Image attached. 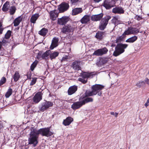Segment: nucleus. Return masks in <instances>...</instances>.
I'll use <instances>...</instances> for the list:
<instances>
[{"label":"nucleus","instance_id":"obj_5","mask_svg":"<svg viewBox=\"0 0 149 149\" xmlns=\"http://www.w3.org/2000/svg\"><path fill=\"white\" fill-rule=\"evenodd\" d=\"M36 131L39 135L41 134L42 136L47 137L50 136L54 134L53 132L50 131V127L43 128L38 130H36Z\"/></svg>","mask_w":149,"mask_h":149},{"label":"nucleus","instance_id":"obj_63","mask_svg":"<svg viewBox=\"0 0 149 149\" xmlns=\"http://www.w3.org/2000/svg\"><path fill=\"white\" fill-rule=\"evenodd\" d=\"M115 46V45H113V44H112V45H111V46H112V47H114V46Z\"/></svg>","mask_w":149,"mask_h":149},{"label":"nucleus","instance_id":"obj_31","mask_svg":"<svg viewBox=\"0 0 149 149\" xmlns=\"http://www.w3.org/2000/svg\"><path fill=\"white\" fill-rule=\"evenodd\" d=\"M20 77V75L18 71H16L13 76V78L15 82H17L19 79Z\"/></svg>","mask_w":149,"mask_h":149},{"label":"nucleus","instance_id":"obj_42","mask_svg":"<svg viewBox=\"0 0 149 149\" xmlns=\"http://www.w3.org/2000/svg\"><path fill=\"white\" fill-rule=\"evenodd\" d=\"M145 84V83L143 81L142 82H138L136 85V86L139 87H141V86H144Z\"/></svg>","mask_w":149,"mask_h":149},{"label":"nucleus","instance_id":"obj_33","mask_svg":"<svg viewBox=\"0 0 149 149\" xmlns=\"http://www.w3.org/2000/svg\"><path fill=\"white\" fill-rule=\"evenodd\" d=\"M16 10V8L15 6H13L10 7L9 9V12L10 15H13L15 13Z\"/></svg>","mask_w":149,"mask_h":149},{"label":"nucleus","instance_id":"obj_52","mask_svg":"<svg viewBox=\"0 0 149 149\" xmlns=\"http://www.w3.org/2000/svg\"><path fill=\"white\" fill-rule=\"evenodd\" d=\"M16 45L15 44L13 45H12V48H11V50H13V49L16 46Z\"/></svg>","mask_w":149,"mask_h":149},{"label":"nucleus","instance_id":"obj_25","mask_svg":"<svg viewBox=\"0 0 149 149\" xmlns=\"http://www.w3.org/2000/svg\"><path fill=\"white\" fill-rule=\"evenodd\" d=\"M10 2L9 1H6L3 5L2 8V10L3 12H6L10 8Z\"/></svg>","mask_w":149,"mask_h":149},{"label":"nucleus","instance_id":"obj_9","mask_svg":"<svg viewBox=\"0 0 149 149\" xmlns=\"http://www.w3.org/2000/svg\"><path fill=\"white\" fill-rule=\"evenodd\" d=\"M116 2L113 0H105L102 5L107 9L108 10L115 6Z\"/></svg>","mask_w":149,"mask_h":149},{"label":"nucleus","instance_id":"obj_28","mask_svg":"<svg viewBox=\"0 0 149 149\" xmlns=\"http://www.w3.org/2000/svg\"><path fill=\"white\" fill-rule=\"evenodd\" d=\"M9 43V41L8 40L4 38L0 42V44L2 48L3 46L6 47Z\"/></svg>","mask_w":149,"mask_h":149},{"label":"nucleus","instance_id":"obj_18","mask_svg":"<svg viewBox=\"0 0 149 149\" xmlns=\"http://www.w3.org/2000/svg\"><path fill=\"white\" fill-rule=\"evenodd\" d=\"M77 86L73 85L70 86L68 89V93L69 95H71L74 93L77 90Z\"/></svg>","mask_w":149,"mask_h":149},{"label":"nucleus","instance_id":"obj_59","mask_svg":"<svg viewBox=\"0 0 149 149\" xmlns=\"http://www.w3.org/2000/svg\"><path fill=\"white\" fill-rule=\"evenodd\" d=\"M110 114L112 115H114L115 113L114 112H111Z\"/></svg>","mask_w":149,"mask_h":149},{"label":"nucleus","instance_id":"obj_2","mask_svg":"<svg viewBox=\"0 0 149 149\" xmlns=\"http://www.w3.org/2000/svg\"><path fill=\"white\" fill-rule=\"evenodd\" d=\"M79 101L74 102L72 105L71 108L73 110H76L79 108L86 103L92 101V100L90 98H85L80 97L79 98Z\"/></svg>","mask_w":149,"mask_h":149},{"label":"nucleus","instance_id":"obj_16","mask_svg":"<svg viewBox=\"0 0 149 149\" xmlns=\"http://www.w3.org/2000/svg\"><path fill=\"white\" fill-rule=\"evenodd\" d=\"M80 63V61L78 60H76L72 63L71 66L75 71H78L81 70Z\"/></svg>","mask_w":149,"mask_h":149},{"label":"nucleus","instance_id":"obj_32","mask_svg":"<svg viewBox=\"0 0 149 149\" xmlns=\"http://www.w3.org/2000/svg\"><path fill=\"white\" fill-rule=\"evenodd\" d=\"M68 21V19H58L57 23L60 25H64Z\"/></svg>","mask_w":149,"mask_h":149},{"label":"nucleus","instance_id":"obj_23","mask_svg":"<svg viewBox=\"0 0 149 149\" xmlns=\"http://www.w3.org/2000/svg\"><path fill=\"white\" fill-rule=\"evenodd\" d=\"M59 12L56 10L51 11L50 12L49 14L50 15V19H53L56 18L58 17Z\"/></svg>","mask_w":149,"mask_h":149},{"label":"nucleus","instance_id":"obj_27","mask_svg":"<svg viewBox=\"0 0 149 149\" xmlns=\"http://www.w3.org/2000/svg\"><path fill=\"white\" fill-rule=\"evenodd\" d=\"M109 61V59L108 58H101L100 59L99 64L101 65L105 64Z\"/></svg>","mask_w":149,"mask_h":149},{"label":"nucleus","instance_id":"obj_46","mask_svg":"<svg viewBox=\"0 0 149 149\" xmlns=\"http://www.w3.org/2000/svg\"><path fill=\"white\" fill-rule=\"evenodd\" d=\"M71 3L72 4H74L77 2L79 0H70Z\"/></svg>","mask_w":149,"mask_h":149},{"label":"nucleus","instance_id":"obj_15","mask_svg":"<svg viewBox=\"0 0 149 149\" xmlns=\"http://www.w3.org/2000/svg\"><path fill=\"white\" fill-rule=\"evenodd\" d=\"M66 4H69V3L63 2L58 6V9L59 10V13H63L66 11Z\"/></svg>","mask_w":149,"mask_h":149},{"label":"nucleus","instance_id":"obj_56","mask_svg":"<svg viewBox=\"0 0 149 149\" xmlns=\"http://www.w3.org/2000/svg\"><path fill=\"white\" fill-rule=\"evenodd\" d=\"M118 113H116V112L115 113V117H117V116L118 115Z\"/></svg>","mask_w":149,"mask_h":149},{"label":"nucleus","instance_id":"obj_13","mask_svg":"<svg viewBox=\"0 0 149 149\" xmlns=\"http://www.w3.org/2000/svg\"><path fill=\"white\" fill-rule=\"evenodd\" d=\"M108 52V49L106 47H104L98 49L95 51L93 55L96 56H101L103 54H106Z\"/></svg>","mask_w":149,"mask_h":149},{"label":"nucleus","instance_id":"obj_64","mask_svg":"<svg viewBox=\"0 0 149 149\" xmlns=\"http://www.w3.org/2000/svg\"><path fill=\"white\" fill-rule=\"evenodd\" d=\"M25 149H28V148H25Z\"/></svg>","mask_w":149,"mask_h":149},{"label":"nucleus","instance_id":"obj_49","mask_svg":"<svg viewBox=\"0 0 149 149\" xmlns=\"http://www.w3.org/2000/svg\"><path fill=\"white\" fill-rule=\"evenodd\" d=\"M58 19H68V17H66V16H63L62 17H61L60 18H58Z\"/></svg>","mask_w":149,"mask_h":149},{"label":"nucleus","instance_id":"obj_61","mask_svg":"<svg viewBox=\"0 0 149 149\" xmlns=\"http://www.w3.org/2000/svg\"><path fill=\"white\" fill-rule=\"evenodd\" d=\"M2 126L1 125V123H0V130Z\"/></svg>","mask_w":149,"mask_h":149},{"label":"nucleus","instance_id":"obj_54","mask_svg":"<svg viewBox=\"0 0 149 149\" xmlns=\"http://www.w3.org/2000/svg\"><path fill=\"white\" fill-rule=\"evenodd\" d=\"M149 105V103H148V102H146V103L145 104H144V105L145 107H147Z\"/></svg>","mask_w":149,"mask_h":149},{"label":"nucleus","instance_id":"obj_7","mask_svg":"<svg viewBox=\"0 0 149 149\" xmlns=\"http://www.w3.org/2000/svg\"><path fill=\"white\" fill-rule=\"evenodd\" d=\"M140 32L139 29L133 27H128L127 29L122 34V36L128 35L133 34L134 35H137Z\"/></svg>","mask_w":149,"mask_h":149},{"label":"nucleus","instance_id":"obj_48","mask_svg":"<svg viewBox=\"0 0 149 149\" xmlns=\"http://www.w3.org/2000/svg\"><path fill=\"white\" fill-rule=\"evenodd\" d=\"M37 19H30V22L31 23H35Z\"/></svg>","mask_w":149,"mask_h":149},{"label":"nucleus","instance_id":"obj_40","mask_svg":"<svg viewBox=\"0 0 149 149\" xmlns=\"http://www.w3.org/2000/svg\"><path fill=\"white\" fill-rule=\"evenodd\" d=\"M78 81L81 82L84 84L86 83L88 81L87 79H84L83 78H79L78 79Z\"/></svg>","mask_w":149,"mask_h":149},{"label":"nucleus","instance_id":"obj_43","mask_svg":"<svg viewBox=\"0 0 149 149\" xmlns=\"http://www.w3.org/2000/svg\"><path fill=\"white\" fill-rule=\"evenodd\" d=\"M40 15L38 13H36L34 14L33 15L30 19H38Z\"/></svg>","mask_w":149,"mask_h":149},{"label":"nucleus","instance_id":"obj_34","mask_svg":"<svg viewBox=\"0 0 149 149\" xmlns=\"http://www.w3.org/2000/svg\"><path fill=\"white\" fill-rule=\"evenodd\" d=\"M13 90L12 88H9L6 93L5 96L6 98L9 97L12 94Z\"/></svg>","mask_w":149,"mask_h":149},{"label":"nucleus","instance_id":"obj_36","mask_svg":"<svg viewBox=\"0 0 149 149\" xmlns=\"http://www.w3.org/2000/svg\"><path fill=\"white\" fill-rule=\"evenodd\" d=\"M38 63L37 61H35L31 65L30 67L31 70L33 71L34 69L36 67Z\"/></svg>","mask_w":149,"mask_h":149},{"label":"nucleus","instance_id":"obj_8","mask_svg":"<svg viewBox=\"0 0 149 149\" xmlns=\"http://www.w3.org/2000/svg\"><path fill=\"white\" fill-rule=\"evenodd\" d=\"M103 16V14L102 13H100L99 14L93 15L91 16L90 15H85L81 19H102V18ZM111 17L109 16H107L105 17L103 19H110Z\"/></svg>","mask_w":149,"mask_h":149},{"label":"nucleus","instance_id":"obj_62","mask_svg":"<svg viewBox=\"0 0 149 149\" xmlns=\"http://www.w3.org/2000/svg\"><path fill=\"white\" fill-rule=\"evenodd\" d=\"M2 47H1V44H0V50L1 49V48H2Z\"/></svg>","mask_w":149,"mask_h":149},{"label":"nucleus","instance_id":"obj_45","mask_svg":"<svg viewBox=\"0 0 149 149\" xmlns=\"http://www.w3.org/2000/svg\"><path fill=\"white\" fill-rule=\"evenodd\" d=\"M123 37L121 36H119L115 40L116 42L117 43L120 42L123 40Z\"/></svg>","mask_w":149,"mask_h":149},{"label":"nucleus","instance_id":"obj_19","mask_svg":"<svg viewBox=\"0 0 149 149\" xmlns=\"http://www.w3.org/2000/svg\"><path fill=\"white\" fill-rule=\"evenodd\" d=\"M73 119L70 116H68L63 122V124L65 126H68L73 121Z\"/></svg>","mask_w":149,"mask_h":149},{"label":"nucleus","instance_id":"obj_22","mask_svg":"<svg viewBox=\"0 0 149 149\" xmlns=\"http://www.w3.org/2000/svg\"><path fill=\"white\" fill-rule=\"evenodd\" d=\"M104 32L101 31H98L96 33L95 37L98 40H101L104 37Z\"/></svg>","mask_w":149,"mask_h":149},{"label":"nucleus","instance_id":"obj_10","mask_svg":"<svg viewBox=\"0 0 149 149\" xmlns=\"http://www.w3.org/2000/svg\"><path fill=\"white\" fill-rule=\"evenodd\" d=\"M53 105V102L50 101H46L42 103L41 107L39 108V110L43 112L48 109L49 107H52Z\"/></svg>","mask_w":149,"mask_h":149},{"label":"nucleus","instance_id":"obj_38","mask_svg":"<svg viewBox=\"0 0 149 149\" xmlns=\"http://www.w3.org/2000/svg\"><path fill=\"white\" fill-rule=\"evenodd\" d=\"M111 21L115 25H117L121 23V21L119 20L118 19H112Z\"/></svg>","mask_w":149,"mask_h":149},{"label":"nucleus","instance_id":"obj_58","mask_svg":"<svg viewBox=\"0 0 149 149\" xmlns=\"http://www.w3.org/2000/svg\"><path fill=\"white\" fill-rule=\"evenodd\" d=\"M2 26V22L0 21V27H1Z\"/></svg>","mask_w":149,"mask_h":149},{"label":"nucleus","instance_id":"obj_14","mask_svg":"<svg viewBox=\"0 0 149 149\" xmlns=\"http://www.w3.org/2000/svg\"><path fill=\"white\" fill-rule=\"evenodd\" d=\"M74 28L70 26L69 25L67 26H65L61 29V32L63 33L67 34V33L73 32L74 31Z\"/></svg>","mask_w":149,"mask_h":149},{"label":"nucleus","instance_id":"obj_37","mask_svg":"<svg viewBox=\"0 0 149 149\" xmlns=\"http://www.w3.org/2000/svg\"><path fill=\"white\" fill-rule=\"evenodd\" d=\"M22 19H15L13 22L14 26H18L22 21Z\"/></svg>","mask_w":149,"mask_h":149},{"label":"nucleus","instance_id":"obj_41","mask_svg":"<svg viewBox=\"0 0 149 149\" xmlns=\"http://www.w3.org/2000/svg\"><path fill=\"white\" fill-rule=\"evenodd\" d=\"M37 78H36L34 77L32 78V80L31 82L30 83V86H33L35 84L37 81Z\"/></svg>","mask_w":149,"mask_h":149},{"label":"nucleus","instance_id":"obj_4","mask_svg":"<svg viewBox=\"0 0 149 149\" xmlns=\"http://www.w3.org/2000/svg\"><path fill=\"white\" fill-rule=\"evenodd\" d=\"M128 46L127 44L118 43L115 47V50L113 53V55L115 57L120 55L125 52V49Z\"/></svg>","mask_w":149,"mask_h":149},{"label":"nucleus","instance_id":"obj_39","mask_svg":"<svg viewBox=\"0 0 149 149\" xmlns=\"http://www.w3.org/2000/svg\"><path fill=\"white\" fill-rule=\"evenodd\" d=\"M6 81V78L4 77H2L0 80V86H2L5 83Z\"/></svg>","mask_w":149,"mask_h":149},{"label":"nucleus","instance_id":"obj_29","mask_svg":"<svg viewBox=\"0 0 149 149\" xmlns=\"http://www.w3.org/2000/svg\"><path fill=\"white\" fill-rule=\"evenodd\" d=\"M138 39V37L136 36H132L126 40V42L130 43H133L135 42Z\"/></svg>","mask_w":149,"mask_h":149},{"label":"nucleus","instance_id":"obj_26","mask_svg":"<svg viewBox=\"0 0 149 149\" xmlns=\"http://www.w3.org/2000/svg\"><path fill=\"white\" fill-rule=\"evenodd\" d=\"M82 11V9L81 8H76L72 10V15H76L79 13H80Z\"/></svg>","mask_w":149,"mask_h":149},{"label":"nucleus","instance_id":"obj_12","mask_svg":"<svg viewBox=\"0 0 149 149\" xmlns=\"http://www.w3.org/2000/svg\"><path fill=\"white\" fill-rule=\"evenodd\" d=\"M42 95L41 92L37 93L32 98L33 103L36 104L39 103L42 99Z\"/></svg>","mask_w":149,"mask_h":149},{"label":"nucleus","instance_id":"obj_57","mask_svg":"<svg viewBox=\"0 0 149 149\" xmlns=\"http://www.w3.org/2000/svg\"><path fill=\"white\" fill-rule=\"evenodd\" d=\"M138 17H136V19H142V18L140 17L139 16H138Z\"/></svg>","mask_w":149,"mask_h":149},{"label":"nucleus","instance_id":"obj_55","mask_svg":"<svg viewBox=\"0 0 149 149\" xmlns=\"http://www.w3.org/2000/svg\"><path fill=\"white\" fill-rule=\"evenodd\" d=\"M69 8V4H66V10H67Z\"/></svg>","mask_w":149,"mask_h":149},{"label":"nucleus","instance_id":"obj_53","mask_svg":"<svg viewBox=\"0 0 149 149\" xmlns=\"http://www.w3.org/2000/svg\"><path fill=\"white\" fill-rule=\"evenodd\" d=\"M95 3H98L102 0H93Z\"/></svg>","mask_w":149,"mask_h":149},{"label":"nucleus","instance_id":"obj_35","mask_svg":"<svg viewBox=\"0 0 149 149\" xmlns=\"http://www.w3.org/2000/svg\"><path fill=\"white\" fill-rule=\"evenodd\" d=\"M11 33L12 31H11L10 30L8 31L7 33L5 35V37L4 38L8 40L10 37L11 35Z\"/></svg>","mask_w":149,"mask_h":149},{"label":"nucleus","instance_id":"obj_30","mask_svg":"<svg viewBox=\"0 0 149 149\" xmlns=\"http://www.w3.org/2000/svg\"><path fill=\"white\" fill-rule=\"evenodd\" d=\"M48 31V30L47 29L43 28L39 31L38 33L42 36H45L46 35Z\"/></svg>","mask_w":149,"mask_h":149},{"label":"nucleus","instance_id":"obj_11","mask_svg":"<svg viewBox=\"0 0 149 149\" xmlns=\"http://www.w3.org/2000/svg\"><path fill=\"white\" fill-rule=\"evenodd\" d=\"M92 21H97L100 19H91ZM100 23L99 29L100 30H103L106 28L109 19H101Z\"/></svg>","mask_w":149,"mask_h":149},{"label":"nucleus","instance_id":"obj_44","mask_svg":"<svg viewBox=\"0 0 149 149\" xmlns=\"http://www.w3.org/2000/svg\"><path fill=\"white\" fill-rule=\"evenodd\" d=\"M90 19H81L80 22L82 24H86L89 22Z\"/></svg>","mask_w":149,"mask_h":149},{"label":"nucleus","instance_id":"obj_6","mask_svg":"<svg viewBox=\"0 0 149 149\" xmlns=\"http://www.w3.org/2000/svg\"><path fill=\"white\" fill-rule=\"evenodd\" d=\"M104 88V86L101 84H95L91 86L92 90L96 95L97 94L99 96H101L102 94L101 90Z\"/></svg>","mask_w":149,"mask_h":149},{"label":"nucleus","instance_id":"obj_17","mask_svg":"<svg viewBox=\"0 0 149 149\" xmlns=\"http://www.w3.org/2000/svg\"><path fill=\"white\" fill-rule=\"evenodd\" d=\"M112 12L115 14H121L124 13L123 8L120 6H117L113 8L112 9Z\"/></svg>","mask_w":149,"mask_h":149},{"label":"nucleus","instance_id":"obj_50","mask_svg":"<svg viewBox=\"0 0 149 149\" xmlns=\"http://www.w3.org/2000/svg\"><path fill=\"white\" fill-rule=\"evenodd\" d=\"M3 29L1 27H0V34L2 33L3 31Z\"/></svg>","mask_w":149,"mask_h":149},{"label":"nucleus","instance_id":"obj_51","mask_svg":"<svg viewBox=\"0 0 149 149\" xmlns=\"http://www.w3.org/2000/svg\"><path fill=\"white\" fill-rule=\"evenodd\" d=\"M24 17L23 18V15H22V16H20L17 17L16 19H24Z\"/></svg>","mask_w":149,"mask_h":149},{"label":"nucleus","instance_id":"obj_47","mask_svg":"<svg viewBox=\"0 0 149 149\" xmlns=\"http://www.w3.org/2000/svg\"><path fill=\"white\" fill-rule=\"evenodd\" d=\"M68 59V56H66L65 57H63L62 58V60H61V61H67V60Z\"/></svg>","mask_w":149,"mask_h":149},{"label":"nucleus","instance_id":"obj_24","mask_svg":"<svg viewBox=\"0 0 149 149\" xmlns=\"http://www.w3.org/2000/svg\"><path fill=\"white\" fill-rule=\"evenodd\" d=\"M58 39L56 38H53L52 40L51 45L50 46V49H53L54 48L56 47L57 46L58 42Z\"/></svg>","mask_w":149,"mask_h":149},{"label":"nucleus","instance_id":"obj_21","mask_svg":"<svg viewBox=\"0 0 149 149\" xmlns=\"http://www.w3.org/2000/svg\"><path fill=\"white\" fill-rule=\"evenodd\" d=\"M93 72H83L80 73V76L82 78L84 79H87L88 78H90L91 77H93Z\"/></svg>","mask_w":149,"mask_h":149},{"label":"nucleus","instance_id":"obj_60","mask_svg":"<svg viewBox=\"0 0 149 149\" xmlns=\"http://www.w3.org/2000/svg\"><path fill=\"white\" fill-rule=\"evenodd\" d=\"M147 102H148L149 103V98H148V99L147 101Z\"/></svg>","mask_w":149,"mask_h":149},{"label":"nucleus","instance_id":"obj_1","mask_svg":"<svg viewBox=\"0 0 149 149\" xmlns=\"http://www.w3.org/2000/svg\"><path fill=\"white\" fill-rule=\"evenodd\" d=\"M51 52L50 50H47L44 53L42 51H39L38 54L37 59L39 60H46L49 56L50 58L52 60L53 59H55L59 54L58 52L56 51L50 54Z\"/></svg>","mask_w":149,"mask_h":149},{"label":"nucleus","instance_id":"obj_20","mask_svg":"<svg viewBox=\"0 0 149 149\" xmlns=\"http://www.w3.org/2000/svg\"><path fill=\"white\" fill-rule=\"evenodd\" d=\"M96 95L93 91V90L91 91H86L85 93V95L84 96H81V97H84L85 98H90L92 99V101L89 102H92L93 101V99L91 97H89L92 96L93 95Z\"/></svg>","mask_w":149,"mask_h":149},{"label":"nucleus","instance_id":"obj_3","mask_svg":"<svg viewBox=\"0 0 149 149\" xmlns=\"http://www.w3.org/2000/svg\"><path fill=\"white\" fill-rule=\"evenodd\" d=\"M30 135V137L28 140L29 144H33L34 146H36L38 143V140L39 136L36 131V129H34Z\"/></svg>","mask_w":149,"mask_h":149}]
</instances>
